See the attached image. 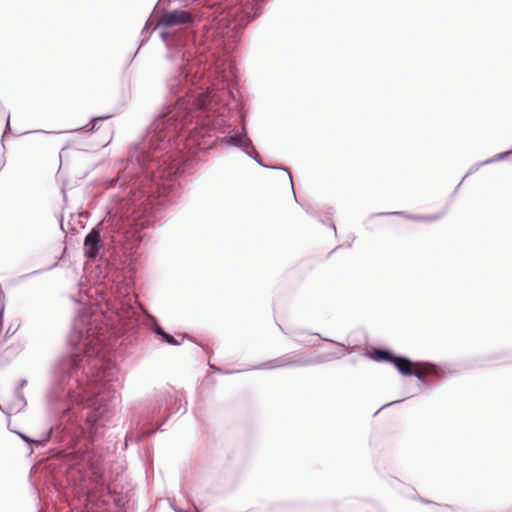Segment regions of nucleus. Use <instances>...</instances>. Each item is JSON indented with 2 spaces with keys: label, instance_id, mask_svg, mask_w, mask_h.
Segmentation results:
<instances>
[{
  "label": "nucleus",
  "instance_id": "31",
  "mask_svg": "<svg viewBox=\"0 0 512 512\" xmlns=\"http://www.w3.org/2000/svg\"><path fill=\"white\" fill-rule=\"evenodd\" d=\"M5 166V157H4V154L2 155V159H1V167Z\"/></svg>",
  "mask_w": 512,
  "mask_h": 512
},
{
  "label": "nucleus",
  "instance_id": "30",
  "mask_svg": "<svg viewBox=\"0 0 512 512\" xmlns=\"http://www.w3.org/2000/svg\"><path fill=\"white\" fill-rule=\"evenodd\" d=\"M419 497H421V496L416 491H414L412 498L419 501Z\"/></svg>",
  "mask_w": 512,
  "mask_h": 512
},
{
  "label": "nucleus",
  "instance_id": "4",
  "mask_svg": "<svg viewBox=\"0 0 512 512\" xmlns=\"http://www.w3.org/2000/svg\"><path fill=\"white\" fill-rule=\"evenodd\" d=\"M104 304L105 313L90 307L79 310L73 320L68 343L72 350L70 354L81 363V367L88 368L94 360H101L95 381L91 383L99 394L105 386L110 387L116 397L119 369L111 355L120 352L126 331L142 325L166 344L179 346L181 342L166 332L157 319L138 303L129 283L117 285L104 299Z\"/></svg>",
  "mask_w": 512,
  "mask_h": 512
},
{
  "label": "nucleus",
  "instance_id": "18",
  "mask_svg": "<svg viewBox=\"0 0 512 512\" xmlns=\"http://www.w3.org/2000/svg\"><path fill=\"white\" fill-rule=\"evenodd\" d=\"M28 384V381L26 379H21L19 380L17 386L15 389H18V391H21V389H23L24 387H26Z\"/></svg>",
  "mask_w": 512,
  "mask_h": 512
},
{
  "label": "nucleus",
  "instance_id": "14",
  "mask_svg": "<svg viewBox=\"0 0 512 512\" xmlns=\"http://www.w3.org/2000/svg\"><path fill=\"white\" fill-rule=\"evenodd\" d=\"M58 265V262H55L54 264H52L51 266L47 267V268H44V269H38V270H34L30 273H27V274H23L21 276L18 277V280L19 281H22L24 279H27L29 277H32V276H35V275H38V274H41L45 271H49V270H52L53 268L57 267Z\"/></svg>",
  "mask_w": 512,
  "mask_h": 512
},
{
  "label": "nucleus",
  "instance_id": "27",
  "mask_svg": "<svg viewBox=\"0 0 512 512\" xmlns=\"http://www.w3.org/2000/svg\"><path fill=\"white\" fill-rule=\"evenodd\" d=\"M173 510H174L175 512H189V511H187V510H184V509H181V508H177V507H174V506H173Z\"/></svg>",
  "mask_w": 512,
  "mask_h": 512
},
{
  "label": "nucleus",
  "instance_id": "22",
  "mask_svg": "<svg viewBox=\"0 0 512 512\" xmlns=\"http://www.w3.org/2000/svg\"><path fill=\"white\" fill-rule=\"evenodd\" d=\"M402 400H396V401H392L390 403H387V404H384L375 414H377L380 410L384 409L385 407L387 406H390V405H393V404H396V403H399L401 402Z\"/></svg>",
  "mask_w": 512,
  "mask_h": 512
},
{
  "label": "nucleus",
  "instance_id": "8",
  "mask_svg": "<svg viewBox=\"0 0 512 512\" xmlns=\"http://www.w3.org/2000/svg\"><path fill=\"white\" fill-rule=\"evenodd\" d=\"M365 356L370 357L375 362H392L393 359H402L400 355L395 354L388 348L377 347L373 348L371 354L365 353Z\"/></svg>",
  "mask_w": 512,
  "mask_h": 512
},
{
  "label": "nucleus",
  "instance_id": "26",
  "mask_svg": "<svg viewBox=\"0 0 512 512\" xmlns=\"http://www.w3.org/2000/svg\"><path fill=\"white\" fill-rule=\"evenodd\" d=\"M15 333V330H12V327H9L6 331V336L13 335Z\"/></svg>",
  "mask_w": 512,
  "mask_h": 512
},
{
  "label": "nucleus",
  "instance_id": "32",
  "mask_svg": "<svg viewBox=\"0 0 512 512\" xmlns=\"http://www.w3.org/2000/svg\"><path fill=\"white\" fill-rule=\"evenodd\" d=\"M354 349H355V346H353V347H348V348H347V350H348V352H349V353L353 352V351H354Z\"/></svg>",
  "mask_w": 512,
  "mask_h": 512
},
{
  "label": "nucleus",
  "instance_id": "33",
  "mask_svg": "<svg viewBox=\"0 0 512 512\" xmlns=\"http://www.w3.org/2000/svg\"><path fill=\"white\" fill-rule=\"evenodd\" d=\"M342 245H338L332 252L336 251L337 249L341 248Z\"/></svg>",
  "mask_w": 512,
  "mask_h": 512
},
{
  "label": "nucleus",
  "instance_id": "19",
  "mask_svg": "<svg viewBox=\"0 0 512 512\" xmlns=\"http://www.w3.org/2000/svg\"><path fill=\"white\" fill-rule=\"evenodd\" d=\"M419 501L421 503H424V504H429V505H434V506H437L438 504L434 501H431V500H428V499H425L423 497H419Z\"/></svg>",
  "mask_w": 512,
  "mask_h": 512
},
{
  "label": "nucleus",
  "instance_id": "10",
  "mask_svg": "<svg viewBox=\"0 0 512 512\" xmlns=\"http://www.w3.org/2000/svg\"><path fill=\"white\" fill-rule=\"evenodd\" d=\"M422 365H423V373L428 377V378H431V379H441L445 372L444 370L434 364V363H431V362H422Z\"/></svg>",
  "mask_w": 512,
  "mask_h": 512
},
{
  "label": "nucleus",
  "instance_id": "25",
  "mask_svg": "<svg viewBox=\"0 0 512 512\" xmlns=\"http://www.w3.org/2000/svg\"><path fill=\"white\" fill-rule=\"evenodd\" d=\"M10 130V115H8L6 126H5V133Z\"/></svg>",
  "mask_w": 512,
  "mask_h": 512
},
{
  "label": "nucleus",
  "instance_id": "16",
  "mask_svg": "<svg viewBox=\"0 0 512 512\" xmlns=\"http://www.w3.org/2000/svg\"><path fill=\"white\" fill-rule=\"evenodd\" d=\"M414 365H419L421 368L420 372L414 371V374L412 376L416 377L418 381L423 383L425 386H429V381L427 380V376L423 373V365L422 363H415Z\"/></svg>",
  "mask_w": 512,
  "mask_h": 512
},
{
  "label": "nucleus",
  "instance_id": "2",
  "mask_svg": "<svg viewBox=\"0 0 512 512\" xmlns=\"http://www.w3.org/2000/svg\"><path fill=\"white\" fill-rule=\"evenodd\" d=\"M172 117L168 109L154 117L146 133L131 145L126 167L106 182V189L119 185L121 195L84 237L88 261L103 260L110 252L132 254L141 242V231L162 216L166 203H174L173 177L181 172L187 154L213 147L208 140L169 130Z\"/></svg>",
  "mask_w": 512,
  "mask_h": 512
},
{
  "label": "nucleus",
  "instance_id": "15",
  "mask_svg": "<svg viewBox=\"0 0 512 512\" xmlns=\"http://www.w3.org/2000/svg\"><path fill=\"white\" fill-rule=\"evenodd\" d=\"M510 154H512V150L504 151L499 154L494 155L493 157L483 161V164H492L497 161H501L506 159Z\"/></svg>",
  "mask_w": 512,
  "mask_h": 512
},
{
  "label": "nucleus",
  "instance_id": "11",
  "mask_svg": "<svg viewBox=\"0 0 512 512\" xmlns=\"http://www.w3.org/2000/svg\"><path fill=\"white\" fill-rule=\"evenodd\" d=\"M14 398H15L14 407L17 409V411H21L27 406V401H26L25 396L23 395V393L21 391H18V389L14 390Z\"/></svg>",
  "mask_w": 512,
  "mask_h": 512
},
{
  "label": "nucleus",
  "instance_id": "9",
  "mask_svg": "<svg viewBox=\"0 0 512 512\" xmlns=\"http://www.w3.org/2000/svg\"><path fill=\"white\" fill-rule=\"evenodd\" d=\"M400 357L403 359H393V361L390 363L394 365L396 370L401 375L409 377L412 376V374H414V370L411 369V366L414 365L415 363L406 356L400 355Z\"/></svg>",
  "mask_w": 512,
  "mask_h": 512
},
{
  "label": "nucleus",
  "instance_id": "6",
  "mask_svg": "<svg viewBox=\"0 0 512 512\" xmlns=\"http://www.w3.org/2000/svg\"><path fill=\"white\" fill-rule=\"evenodd\" d=\"M343 355L344 354H341V355L319 354V355H315V356L299 357L297 359H292L289 355H284V356L275 358L273 360L263 362V363L259 364L258 366H252V367H248V368H245L242 370H224L220 367H216V366H212V365H210V367L213 368V370L215 372H218L221 374H234V373H239V372L247 371V370H251V369H275V368L292 367V366L307 367V366L319 365V364L328 362L333 358L339 359Z\"/></svg>",
  "mask_w": 512,
  "mask_h": 512
},
{
  "label": "nucleus",
  "instance_id": "5",
  "mask_svg": "<svg viewBox=\"0 0 512 512\" xmlns=\"http://www.w3.org/2000/svg\"><path fill=\"white\" fill-rule=\"evenodd\" d=\"M174 400L173 395L169 392L160 393L155 398L147 411L140 417L139 437L141 439L152 436L157 429L161 428L169 417V404Z\"/></svg>",
  "mask_w": 512,
  "mask_h": 512
},
{
  "label": "nucleus",
  "instance_id": "1",
  "mask_svg": "<svg viewBox=\"0 0 512 512\" xmlns=\"http://www.w3.org/2000/svg\"><path fill=\"white\" fill-rule=\"evenodd\" d=\"M172 0H159L153 12L161 10L159 17L146 21L141 31L142 39L137 51L145 45L149 28L159 30L165 45V59L175 66V72L167 79L170 99L159 116L168 109L173 113L169 130L176 134L211 144L220 143L241 148L243 153L263 168L282 170L287 173L294 198L293 178L284 166L267 165L255 150L246 128V115L237 100L233 84L226 78H214L209 51L213 40L216 45L235 44L239 33L261 14L253 4L235 7L223 14L215 25H210L193 9H165Z\"/></svg>",
  "mask_w": 512,
  "mask_h": 512
},
{
  "label": "nucleus",
  "instance_id": "3",
  "mask_svg": "<svg viewBox=\"0 0 512 512\" xmlns=\"http://www.w3.org/2000/svg\"><path fill=\"white\" fill-rule=\"evenodd\" d=\"M100 364L101 360L96 359L85 368L71 354L60 357L53 366V381L46 394L52 425L39 439L17 432L29 447H44L49 442L57 445L59 458L79 474V484L74 481V492L85 512H100L85 474L94 466L96 454L92 444L101 434L103 418L114 398L110 387L105 386L99 394L91 383Z\"/></svg>",
  "mask_w": 512,
  "mask_h": 512
},
{
  "label": "nucleus",
  "instance_id": "28",
  "mask_svg": "<svg viewBox=\"0 0 512 512\" xmlns=\"http://www.w3.org/2000/svg\"><path fill=\"white\" fill-rule=\"evenodd\" d=\"M27 134H30V133H46L44 130H34V131H29V132H26Z\"/></svg>",
  "mask_w": 512,
  "mask_h": 512
},
{
  "label": "nucleus",
  "instance_id": "23",
  "mask_svg": "<svg viewBox=\"0 0 512 512\" xmlns=\"http://www.w3.org/2000/svg\"><path fill=\"white\" fill-rule=\"evenodd\" d=\"M306 212L309 215L313 216V217H317L318 216L317 213L313 209H311V208H306Z\"/></svg>",
  "mask_w": 512,
  "mask_h": 512
},
{
  "label": "nucleus",
  "instance_id": "29",
  "mask_svg": "<svg viewBox=\"0 0 512 512\" xmlns=\"http://www.w3.org/2000/svg\"><path fill=\"white\" fill-rule=\"evenodd\" d=\"M333 213L332 212H326L325 214V217L327 218V220H331V217H332Z\"/></svg>",
  "mask_w": 512,
  "mask_h": 512
},
{
  "label": "nucleus",
  "instance_id": "21",
  "mask_svg": "<svg viewBox=\"0 0 512 512\" xmlns=\"http://www.w3.org/2000/svg\"><path fill=\"white\" fill-rule=\"evenodd\" d=\"M321 338H322L324 341L331 342V343H334V344H336V345H338V346H341V347L345 348V345H344V344H342V343H340V342L334 341V340L329 339V338H324V337H321Z\"/></svg>",
  "mask_w": 512,
  "mask_h": 512
},
{
  "label": "nucleus",
  "instance_id": "20",
  "mask_svg": "<svg viewBox=\"0 0 512 512\" xmlns=\"http://www.w3.org/2000/svg\"><path fill=\"white\" fill-rule=\"evenodd\" d=\"M320 222L322 224H328L329 227H331V229L334 231V233L336 234V226L333 222H329V223H326V220H323V219H320Z\"/></svg>",
  "mask_w": 512,
  "mask_h": 512
},
{
  "label": "nucleus",
  "instance_id": "34",
  "mask_svg": "<svg viewBox=\"0 0 512 512\" xmlns=\"http://www.w3.org/2000/svg\"><path fill=\"white\" fill-rule=\"evenodd\" d=\"M1 145H2L3 150H5V145H4L3 140L1 141Z\"/></svg>",
  "mask_w": 512,
  "mask_h": 512
},
{
  "label": "nucleus",
  "instance_id": "7",
  "mask_svg": "<svg viewBox=\"0 0 512 512\" xmlns=\"http://www.w3.org/2000/svg\"><path fill=\"white\" fill-rule=\"evenodd\" d=\"M445 214H446L445 211L436 213V214H431V215H415V214H407L404 211H395V212L373 213L370 215V218L395 215V216H401V217H404L406 219L413 220V221L435 222V221L441 219Z\"/></svg>",
  "mask_w": 512,
  "mask_h": 512
},
{
  "label": "nucleus",
  "instance_id": "13",
  "mask_svg": "<svg viewBox=\"0 0 512 512\" xmlns=\"http://www.w3.org/2000/svg\"><path fill=\"white\" fill-rule=\"evenodd\" d=\"M303 332L299 331V332H294L293 334V339L299 343L300 345L304 346V347H314L317 345L316 342H312L311 340L307 339V338H304L303 337Z\"/></svg>",
  "mask_w": 512,
  "mask_h": 512
},
{
  "label": "nucleus",
  "instance_id": "24",
  "mask_svg": "<svg viewBox=\"0 0 512 512\" xmlns=\"http://www.w3.org/2000/svg\"><path fill=\"white\" fill-rule=\"evenodd\" d=\"M3 313H4V305L2 304L1 308H0V327L2 326Z\"/></svg>",
  "mask_w": 512,
  "mask_h": 512
},
{
  "label": "nucleus",
  "instance_id": "12",
  "mask_svg": "<svg viewBox=\"0 0 512 512\" xmlns=\"http://www.w3.org/2000/svg\"><path fill=\"white\" fill-rule=\"evenodd\" d=\"M110 117H111V115H102V116L93 117L90 121V124L82 127L80 130H83L84 132H93L97 129V123L99 121L106 120Z\"/></svg>",
  "mask_w": 512,
  "mask_h": 512
},
{
  "label": "nucleus",
  "instance_id": "17",
  "mask_svg": "<svg viewBox=\"0 0 512 512\" xmlns=\"http://www.w3.org/2000/svg\"><path fill=\"white\" fill-rule=\"evenodd\" d=\"M484 165L485 164H483V161H482V162L475 163L473 166H471L470 169L468 170V172L466 173V175L462 178L460 183L457 185L455 192L458 191L459 187L461 186V184L463 183V181L465 180L466 177L475 173L481 166H484Z\"/></svg>",
  "mask_w": 512,
  "mask_h": 512
}]
</instances>
